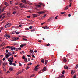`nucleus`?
<instances>
[{
  "mask_svg": "<svg viewBox=\"0 0 78 78\" xmlns=\"http://www.w3.org/2000/svg\"><path fill=\"white\" fill-rule=\"evenodd\" d=\"M51 18H52V17H50L49 18V19L48 20V22H50V21H51Z\"/></svg>",
  "mask_w": 78,
  "mask_h": 78,
  "instance_id": "6e6552de",
  "label": "nucleus"
},
{
  "mask_svg": "<svg viewBox=\"0 0 78 78\" xmlns=\"http://www.w3.org/2000/svg\"><path fill=\"white\" fill-rule=\"evenodd\" d=\"M28 61H30L31 60V59H30V58H29L28 59Z\"/></svg>",
  "mask_w": 78,
  "mask_h": 78,
  "instance_id": "6e6d98bb",
  "label": "nucleus"
},
{
  "mask_svg": "<svg viewBox=\"0 0 78 78\" xmlns=\"http://www.w3.org/2000/svg\"><path fill=\"white\" fill-rule=\"evenodd\" d=\"M27 3H28V4H29V5H32V3H30L29 1H27Z\"/></svg>",
  "mask_w": 78,
  "mask_h": 78,
  "instance_id": "412c9836",
  "label": "nucleus"
},
{
  "mask_svg": "<svg viewBox=\"0 0 78 78\" xmlns=\"http://www.w3.org/2000/svg\"><path fill=\"white\" fill-rule=\"evenodd\" d=\"M5 16H4L2 18V20H3L4 19V18H5Z\"/></svg>",
  "mask_w": 78,
  "mask_h": 78,
  "instance_id": "79ce46f5",
  "label": "nucleus"
},
{
  "mask_svg": "<svg viewBox=\"0 0 78 78\" xmlns=\"http://www.w3.org/2000/svg\"><path fill=\"white\" fill-rule=\"evenodd\" d=\"M6 48H9V49H11V50H16V48H15V47H14L13 48H11V46H7V47H6Z\"/></svg>",
  "mask_w": 78,
  "mask_h": 78,
  "instance_id": "f257e3e1",
  "label": "nucleus"
},
{
  "mask_svg": "<svg viewBox=\"0 0 78 78\" xmlns=\"http://www.w3.org/2000/svg\"><path fill=\"white\" fill-rule=\"evenodd\" d=\"M55 20H57V19H58V17H57V16L55 17Z\"/></svg>",
  "mask_w": 78,
  "mask_h": 78,
  "instance_id": "8fccbe9b",
  "label": "nucleus"
},
{
  "mask_svg": "<svg viewBox=\"0 0 78 78\" xmlns=\"http://www.w3.org/2000/svg\"><path fill=\"white\" fill-rule=\"evenodd\" d=\"M69 9V7L68 6H67L65 8V10H67V9Z\"/></svg>",
  "mask_w": 78,
  "mask_h": 78,
  "instance_id": "6ab92c4d",
  "label": "nucleus"
},
{
  "mask_svg": "<svg viewBox=\"0 0 78 78\" xmlns=\"http://www.w3.org/2000/svg\"><path fill=\"white\" fill-rule=\"evenodd\" d=\"M34 74H33V75H32L30 76V77H34Z\"/></svg>",
  "mask_w": 78,
  "mask_h": 78,
  "instance_id": "c85d7f7f",
  "label": "nucleus"
},
{
  "mask_svg": "<svg viewBox=\"0 0 78 78\" xmlns=\"http://www.w3.org/2000/svg\"><path fill=\"white\" fill-rule=\"evenodd\" d=\"M45 23V22L42 23L41 24V25H43Z\"/></svg>",
  "mask_w": 78,
  "mask_h": 78,
  "instance_id": "4c0bfd02",
  "label": "nucleus"
},
{
  "mask_svg": "<svg viewBox=\"0 0 78 78\" xmlns=\"http://www.w3.org/2000/svg\"><path fill=\"white\" fill-rule=\"evenodd\" d=\"M63 60L64 62H66L67 61V59H66V58L65 57H64L63 58Z\"/></svg>",
  "mask_w": 78,
  "mask_h": 78,
  "instance_id": "423d86ee",
  "label": "nucleus"
},
{
  "mask_svg": "<svg viewBox=\"0 0 78 78\" xmlns=\"http://www.w3.org/2000/svg\"><path fill=\"white\" fill-rule=\"evenodd\" d=\"M23 40H24V41H27V39L25 38H23Z\"/></svg>",
  "mask_w": 78,
  "mask_h": 78,
  "instance_id": "e433bc0d",
  "label": "nucleus"
},
{
  "mask_svg": "<svg viewBox=\"0 0 78 78\" xmlns=\"http://www.w3.org/2000/svg\"><path fill=\"white\" fill-rule=\"evenodd\" d=\"M42 6H44V7L45 6V4H42Z\"/></svg>",
  "mask_w": 78,
  "mask_h": 78,
  "instance_id": "5fc2aeb1",
  "label": "nucleus"
},
{
  "mask_svg": "<svg viewBox=\"0 0 78 78\" xmlns=\"http://www.w3.org/2000/svg\"><path fill=\"white\" fill-rule=\"evenodd\" d=\"M17 56V55H15L14 56V57H15V58H16Z\"/></svg>",
  "mask_w": 78,
  "mask_h": 78,
  "instance_id": "0e129e2a",
  "label": "nucleus"
},
{
  "mask_svg": "<svg viewBox=\"0 0 78 78\" xmlns=\"http://www.w3.org/2000/svg\"><path fill=\"white\" fill-rule=\"evenodd\" d=\"M4 36H6V37H8V38H9L10 37V36L8 35H5Z\"/></svg>",
  "mask_w": 78,
  "mask_h": 78,
  "instance_id": "2eb2a0df",
  "label": "nucleus"
},
{
  "mask_svg": "<svg viewBox=\"0 0 78 78\" xmlns=\"http://www.w3.org/2000/svg\"><path fill=\"white\" fill-rule=\"evenodd\" d=\"M10 15V13H7V16H9Z\"/></svg>",
  "mask_w": 78,
  "mask_h": 78,
  "instance_id": "c756f323",
  "label": "nucleus"
},
{
  "mask_svg": "<svg viewBox=\"0 0 78 78\" xmlns=\"http://www.w3.org/2000/svg\"><path fill=\"white\" fill-rule=\"evenodd\" d=\"M71 6H72V3H70L69 7H71Z\"/></svg>",
  "mask_w": 78,
  "mask_h": 78,
  "instance_id": "09e8293b",
  "label": "nucleus"
},
{
  "mask_svg": "<svg viewBox=\"0 0 78 78\" xmlns=\"http://www.w3.org/2000/svg\"><path fill=\"white\" fill-rule=\"evenodd\" d=\"M41 62L44 64L45 63V59H43L41 60Z\"/></svg>",
  "mask_w": 78,
  "mask_h": 78,
  "instance_id": "1a4fd4ad",
  "label": "nucleus"
},
{
  "mask_svg": "<svg viewBox=\"0 0 78 78\" xmlns=\"http://www.w3.org/2000/svg\"><path fill=\"white\" fill-rule=\"evenodd\" d=\"M9 57V55H8V54H7L6 56H5V58H8V57Z\"/></svg>",
  "mask_w": 78,
  "mask_h": 78,
  "instance_id": "4468645a",
  "label": "nucleus"
},
{
  "mask_svg": "<svg viewBox=\"0 0 78 78\" xmlns=\"http://www.w3.org/2000/svg\"><path fill=\"white\" fill-rule=\"evenodd\" d=\"M11 25V23H8V24H6L4 27L5 28H8V27H9Z\"/></svg>",
  "mask_w": 78,
  "mask_h": 78,
  "instance_id": "f03ea898",
  "label": "nucleus"
},
{
  "mask_svg": "<svg viewBox=\"0 0 78 78\" xmlns=\"http://www.w3.org/2000/svg\"><path fill=\"white\" fill-rule=\"evenodd\" d=\"M25 30H29V29H28V28H25Z\"/></svg>",
  "mask_w": 78,
  "mask_h": 78,
  "instance_id": "49530a36",
  "label": "nucleus"
},
{
  "mask_svg": "<svg viewBox=\"0 0 78 78\" xmlns=\"http://www.w3.org/2000/svg\"><path fill=\"white\" fill-rule=\"evenodd\" d=\"M50 44L49 43H48V44H46V46H50Z\"/></svg>",
  "mask_w": 78,
  "mask_h": 78,
  "instance_id": "a878e982",
  "label": "nucleus"
},
{
  "mask_svg": "<svg viewBox=\"0 0 78 78\" xmlns=\"http://www.w3.org/2000/svg\"><path fill=\"white\" fill-rule=\"evenodd\" d=\"M35 30H34V29H33L31 30V31H34Z\"/></svg>",
  "mask_w": 78,
  "mask_h": 78,
  "instance_id": "bf43d9fd",
  "label": "nucleus"
},
{
  "mask_svg": "<svg viewBox=\"0 0 78 78\" xmlns=\"http://www.w3.org/2000/svg\"><path fill=\"white\" fill-rule=\"evenodd\" d=\"M27 18H30V17H31V16L29 15L28 16H27Z\"/></svg>",
  "mask_w": 78,
  "mask_h": 78,
  "instance_id": "c9c22d12",
  "label": "nucleus"
},
{
  "mask_svg": "<svg viewBox=\"0 0 78 78\" xmlns=\"http://www.w3.org/2000/svg\"><path fill=\"white\" fill-rule=\"evenodd\" d=\"M65 73V71L64 70L62 72V74H64Z\"/></svg>",
  "mask_w": 78,
  "mask_h": 78,
  "instance_id": "3c124183",
  "label": "nucleus"
},
{
  "mask_svg": "<svg viewBox=\"0 0 78 78\" xmlns=\"http://www.w3.org/2000/svg\"><path fill=\"white\" fill-rule=\"evenodd\" d=\"M3 66H6V65H7V62H4V63H3Z\"/></svg>",
  "mask_w": 78,
  "mask_h": 78,
  "instance_id": "9b49d317",
  "label": "nucleus"
},
{
  "mask_svg": "<svg viewBox=\"0 0 78 78\" xmlns=\"http://www.w3.org/2000/svg\"><path fill=\"white\" fill-rule=\"evenodd\" d=\"M9 59H11V60H12V61H13L14 60V57L12 56V57H10Z\"/></svg>",
  "mask_w": 78,
  "mask_h": 78,
  "instance_id": "9d476101",
  "label": "nucleus"
},
{
  "mask_svg": "<svg viewBox=\"0 0 78 78\" xmlns=\"http://www.w3.org/2000/svg\"><path fill=\"white\" fill-rule=\"evenodd\" d=\"M39 65H37L36 67H35V68H36V69H35V71H37V69H38V68H37V67H39Z\"/></svg>",
  "mask_w": 78,
  "mask_h": 78,
  "instance_id": "0eeeda50",
  "label": "nucleus"
},
{
  "mask_svg": "<svg viewBox=\"0 0 78 78\" xmlns=\"http://www.w3.org/2000/svg\"><path fill=\"white\" fill-rule=\"evenodd\" d=\"M38 42H40L41 43V42L42 41H41V40H39V41H38Z\"/></svg>",
  "mask_w": 78,
  "mask_h": 78,
  "instance_id": "69168bd1",
  "label": "nucleus"
},
{
  "mask_svg": "<svg viewBox=\"0 0 78 78\" xmlns=\"http://www.w3.org/2000/svg\"><path fill=\"white\" fill-rule=\"evenodd\" d=\"M60 77L61 78H64V76L63 75H62L61 76H60Z\"/></svg>",
  "mask_w": 78,
  "mask_h": 78,
  "instance_id": "ea45409f",
  "label": "nucleus"
},
{
  "mask_svg": "<svg viewBox=\"0 0 78 78\" xmlns=\"http://www.w3.org/2000/svg\"><path fill=\"white\" fill-rule=\"evenodd\" d=\"M22 58L23 59H25V56H23L22 57Z\"/></svg>",
  "mask_w": 78,
  "mask_h": 78,
  "instance_id": "f704fd0d",
  "label": "nucleus"
},
{
  "mask_svg": "<svg viewBox=\"0 0 78 78\" xmlns=\"http://www.w3.org/2000/svg\"><path fill=\"white\" fill-rule=\"evenodd\" d=\"M78 65H77L76 66V67H75V68L76 69H78Z\"/></svg>",
  "mask_w": 78,
  "mask_h": 78,
  "instance_id": "cd10ccee",
  "label": "nucleus"
},
{
  "mask_svg": "<svg viewBox=\"0 0 78 78\" xmlns=\"http://www.w3.org/2000/svg\"><path fill=\"white\" fill-rule=\"evenodd\" d=\"M32 28H33V26H31L29 27V29H32Z\"/></svg>",
  "mask_w": 78,
  "mask_h": 78,
  "instance_id": "393cba45",
  "label": "nucleus"
},
{
  "mask_svg": "<svg viewBox=\"0 0 78 78\" xmlns=\"http://www.w3.org/2000/svg\"><path fill=\"white\" fill-rule=\"evenodd\" d=\"M23 44H22L20 46V47H23Z\"/></svg>",
  "mask_w": 78,
  "mask_h": 78,
  "instance_id": "603ef678",
  "label": "nucleus"
},
{
  "mask_svg": "<svg viewBox=\"0 0 78 78\" xmlns=\"http://www.w3.org/2000/svg\"><path fill=\"white\" fill-rule=\"evenodd\" d=\"M22 2L23 3L27 4V2H26V1L25 0H23Z\"/></svg>",
  "mask_w": 78,
  "mask_h": 78,
  "instance_id": "f8f14e48",
  "label": "nucleus"
},
{
  "mask_svg": "<svg viewBox=\"0 0 78 78\" xmlns=\"http://www.w3.org/2000/svg\"><path fill=\"white\" fill-rule=\"evenodd\" d=\"M22 73L21 72H19L18 73H17V75H19V74H20Z\"/></svg>",
  "mask_w": 78,
  "mask_h": 78,
  "instance_id": "bb28decb",
  "label": "nucleus"
},
{
  "mask_svg": "<svg viewBox=\"0 0 78 78\" xmlns=\"http://www.w3.org/2000/svg\"><path fill=\"white\" fill-rule=\"evenodd\" d=\"M9 70L10 71H12V70H13V69L12 68V67H11L10 69H9Z\"/></svg>",
  "mask_w": 78,
  "mask_h": 78,
  "instance_id": "f3484780",
  "label": "nucleus"
},
{
  "mask_svg": "<svg viewBox=\"0 0 78 78\" xmlns=\"http://www.w3.org/2000/svg\"><path fill=\"white\" fill-rule=\"evenodd\" d=\"M20 6L21 8H23L25 6V4L21 3L20 4Z\"/></svg>",
  "mask_w": 78,
  "mask_h": 78,
  "instance_id": "39448f33",
  "label": "nucleus"
},
{
  "mask_svg": "<svg viewBox=\"0 0 78 78\" xmlns=\"http://www.w3.org/2000/svg\"><path fill=\"white\" fill-rule=\"evenodd\" d=\"M64 68L66 69H68V67L66 65L64 66Z\"/></svg>",
  "mask_w": 78,
  "mask_h": 78,
  "instance_id": "a211bd4d",
  "label": "nucleus"
},
{
  "mask_svg": "<svg viewBox=\"0 0 78 78\" xmlns=\"http://www.w3.org/2000/svg\"><path fill=\"white\" fill-rule=\"evenodd\" d=\"M42 28H44V29H46V27H42Z\"/></svg>",
  "mask_w": 78,
  "mask_h": 78,
  "instance_id": "774afa93",
  "label": "nucleus"
},
{
  "mask_svg": "<svg viewBox=\"0 0 78 78\" xmlns=\"http://www.w3.org/2000/svg\"><path fill=\"white\" fill-rule=\"evenodd\" d=\"M42 71V72H45V71H47V68L44 67Z\"/></svg>",
  "mask_w": 78,
  "mask_h": 78,
  "instance_id": "20e7f679",
  "label": "nucleus"
},
{
  "mask_svg": "<svg viewBox=\"0 0 78 78\" xmlns=\"http://www.w3.org/2000/svg\"><path fill=\"white\" fill-rule=\"evenodd\" d=\"M70 16H71V15L70 14H68V17H70Z\"/></svg>",
  "mask_w": 78,
  "mask_h": 78,
  "instance_id": "de8ad7c7",
  "label": "nucleus"
},
{
  "mask_svg": "<svg viewBox=\"0 0 78 78\" xmlns=\"http://www.w3.org/2000/svg\"><path fill=\"white\" fill-rule=\"evenodd\" d=\"M16 34H19L20 33V32H17L16 33Z\"/></svg>",
  "mask_w": 78,
  "mask_h": 78,
  "instance_id": "052dcab7",
  "label": "nucleus"
},
{
  "mask_svg": "<svg viewBox=\"0 0 78 78\" xmlns=\"http://www.w3.org/2000/svg\"><path fill=\"white\" fill-rule=\"evenodd\" d=\"M9 73V71H7V73Z\"/></svg>",
  "mask_w": 78,
  "mask_h": 78,
  "instance_id": "e2e57ef3",
  "label": "nucleus"
},
{
  "mask_svg": "<svg viewBox=\"0 0 78 78\" xmlns=\"http://www.w3.org/2000/svg\"><path fill=\"white\" fill-rule=\"evenodd\" d=\"M42 71L41 70V71H40V72H39V73H42Z\"/></svg>",
  "mask_w": 78,
  "mask_h": 78,
  "instance_id": "c03bdc74",
  "label": "nucleus"
},
{
  "mask_svg": "<svg viewBox=\"0 0 78 78\" xmlns=\"http://www.w3.org/2000/svg\"><path fill=\"white\" fill-rule=\"evenodd\" d=\"M3 55H0V57L1 58H2V57H3Z\"/></svg>",
  "mask_w": 78,
  "mask_h": 78,
  "instance_id": "37998d69",
  "label": "nucleus"
},
{
  "mask_svg": "<svg viewBox=\"0 0 78 78\" xmlns=\"http://www.w3.org/2000/svg\"><path fill=\"white\" fill-rule=\"evenodd\" d=\"M36 6H38V7H41V5H36Z\"/></svg>",
  "mask_w": 78,
  "mask_h": 78,
  "instance_id": "864d4df0",
  "label": "nucleus"
},
{
  "mask_svg": "<svg viewBox=\"0 0 78 78\" xmlns=\"http://www.w3.org/2000/svg\"><path fill=\"white\" fill-rule=\"evenodd\" d=\"M3 69L4 71H6V69H5V67H3Z\"/></svg>",
  "mask_w": 78,
  "mask_h": 78,
  "instance_id": "b1692460",
  "label": "nucleus"
},
{
  "mask_svg": "<svg viewBox=\"0 0 78 78\" xmlns=\"http://www.w3.org/2000/svg\"><path fill=\"white\" fill-rule=\"evenodd\" d=\"M30 53H34L33 50H32L31 49H30Z\"/></svg>",
  "mask_w": 78,
  "mask_h": 78,
  "instance_id": "5701e85b",
  "label": "nucleus"
},
{
  "mask_svg": "<svg viewBox=\"0 0 78 78\" xmlns=\"http://www.w3.org/2000/svg\"><path fill=\"white\" fill-rule=\"evenodd\" d=\"M6 59V58H5V57L3 59H2V61H5V59Z\"/></svg>",
  "mask_w": 78,
  "mask_h": 78,
  "instance_id": "58836bf2",
  "label": "nucleus"
},
{
  "mask_svg": "<svg viewBox=\"0 0 78 78\" xmlns=\"http://www.w3.org/2000/svg\"><path fill=\"white\" fill-rule=\"evenodd\" d=\"M9 64H10V65H12V63L10 62L9 63Z\"/></svg>",
  "mask_w": 78,
  "mask_h": 78,
  "instance_id": "a18cd8bd",
  "label": "nucleus"
},
{
  "mask_svg": "<svg viewBox=\"0 0 78 78\" xmlns=\"http://www.w3.org/2000/svg\"><path fill=\"white\" fill-rule=\"evenodd\" d=\"M33 16L34 17H37V15L36 14H33Z\"/></svg>",
  "mask_w": 78,
  "mask_h": 78,
  "instance_id": "ddd939ff",
  "label": "nucleus"
},
{
  "mask_svg": "<svg viewBox=\"0 0 78 78\" xmlns=\"http://www.w3.org/2000/svg\"><path fill=\"white\" fill-rule=\"evenodd\" d=\"M27 56H28V57H31V56H30V55H27Z\"/></svg>",
  "mask_w": 78,
  "mask_h": 78,
  "instance_id": "338daca9",
  "label": "nucleus"
},
{
  "mask_svg": "<svg viewBox=\"0 0 78 78\" xmlns=\"http://www.w3.org/2000/svg\"><path fill=\"white\" fill-rule=\"evenodd\" d=\"M8 50H6V53H8Z\"/></svg>",
  "mask_w": 78,
  "mask_h": 78,
  "instance_id": "13d9d810",
  "label": "nucleus"
},
{
  "mask_svg": "<svg viewBox=\"0 0 78 78\" xmlns=\"http://www.w3.org/2000/svg\"><path fill=\"white\" fill-rule=\"evenodd\" d=\"M16 12H13V14H16Z\"/></svg>",
  "mask_w": 78,
  "mask_h": 78,
  "instance_id": "680f3d73",
  "label": "nucleus"
},
{
  "mask_svg": "<svg viewBox=\"0 0 78 78\" xmlns=\"http://www.w3.org/2000/svg\"><path fill=\"white\" fill-rule=\"evenodd\" d=\"M45 12L44 11H40L38 12V14H44Z\"/></svg>",
  "mask_w": 78,
  "mask_h": 78,
  "instance_id": "7ed1b4c3",
  "label": "nucleus"
},
{
  "mask_svg": "<svg viewBox=\"0 0 78 78\" xmlns=\"http://www.w3.org/2000/svg\"><path fill=\"white\" fill-rule=\"evenodd\" d=\"M5 6H8V4L7 2H5Z\"/></svg>",
  "mask_w": 78,
  "mask_h": 78,
  "instance_id": "aec40b11",
  "label": "nucleus"
},
{
  "mask_svg": "<svg viewBox=\"0 0 78 78\" xmlns=\"http://www.w3.org/2000/svg\"><path fill=\"white\" fill-rule=\"evenodd\" d=\"M46 16H47V14H45L43 16V17H44V18H45V17Z\"/></svg>",
  "mask_w": 78,
  "mask_h": 78,
  "instance_id": "7c9ffc66",
  "label": "nucleus"
},
{
  "mask_svg": "<svg viewBox=\"0 0 78 78\" xmlns=\"http://www.w3.org/2000/svg\"><path fill=\"white\" fill-rule=\"evenodd\" d=\"M19 64L20 66H22V64H21L20 63Z\"/></svg>",
  "mask_w": 78,
  "mask_h": 78,
  "instance_id": "4d7b16f0",
  "label": "nucleus"
},
{
  "mask_svg": "<svg viewBox=\"0 0 78 78\" xmlns=\"http://www.w3.org/2000/svg\"><path fill=\"white\" fill-rule=\"evenodd\" d=\"M12 65H13V66H16V64H15V63H12Z\"/></svg>",
  "mask_w": 78,
  "mask_h": 78,
  "instance_id": "a19ab883",
  "label": "nucleus"
},
{
  "mask_svg": "<svg viewBox=\"0 0 78 78\" xmlns=\"http://www.w3.org/2000/svg\"><path fill=\"white\" fill-rule=\"evenodd\" d=\"M30 67H29L28 66H27L26 68V70H28Z\"/></svg>",
  "mask_w": 78,
  "mask_h": 78,
  "instance_id": "473e14b6",
  "label": "nucleus"
},
{
  "mask_svg": "<svg viewBox=\"0 0 78 78\" xmlns=\"http://www.w3.org/2000/svg\"><path fill=\"white\" fill-rule=\"evenodd\" d=\"M76 75H74L73 77V78H76Z\"/></svg>",
  "mask_w": 78,
  "mask_h": 78,
  "instance_id": "2f4dec72",
  "label": "nucleus"
},
{
  "mask_svg": "<svg viewBox=\"0 0 78 78\" xmlns=\"http://www.w3.org/2000/svg\"><path fill=\"white\" fill-rule=\"evenodd\" d=\"M47 62H48V60H46L45 61V65H46L47 64Z\"/></svg>",
  "mask_w": 78,
  "mask_h": 78,
  "instance_id": "4be33fe9",
  "label": "nucleus"
},
{
  "mask_svg": "<svg viewBox=\"0 0 78 78\" xmlns=\"http://www.w3.org/2000/svg\"><path fill=\"white\" fill-rule=\"evenodd\" d=\"M60 13L61 14H65L66 13V12H61Z\"/></svg>",
  "mask_w": 78,
  "mask_h": 78,
  "instance_id": "72a5a7b5",
  "label": "nucleus"
},
{
  "mask_svg": "<svg viewBox=\"0 0 78 78\" xmlns=\"http://www.w3.org/2000/svg\"><path fill=\"white\" fill-rule=\"evenodd\" d=\"M24 61L25 62H28V60H27V58H26L24 59Z\"/></svg>",
  "mask_w": 78,
  "mask_h": 78,
  "instance_id": "dca6fc26",
  "label": "nucleus"
}]
</instances>
